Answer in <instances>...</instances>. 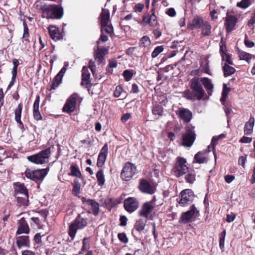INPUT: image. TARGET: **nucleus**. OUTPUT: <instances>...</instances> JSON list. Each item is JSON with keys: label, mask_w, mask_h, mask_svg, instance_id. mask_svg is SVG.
<instances>
[{"label": "nucleus", "mask_w": 255, "mask_h": 255, "mask_svg": "<svg viewBox=\"0 0 255 255\" xmlns=\"http://www.w3.org/2000/svg\"><path fill=\"white\" fill-rule=\"evenodd\" d=\"M192 91L187 90L183 93V97L191 101L200 100L205 96V92L200 81V78H193L191 81Z\"/></svg>", "instance_id": "nucleus-1"}, {"label": "nucleus", "mask_w": 255, "mask_h": 255, "mask_svg": "<svg viewBox=\"0 0 255 255\" xmlns=\"http://www.w3.org/2000/svg\"><path fill=\"white\" fill-rule=\"evenodd\" d=\"M42 17L47 19H60L63 16V8L57 4L44 5L41 6Z\"/></svg>", "instance_id": "nucleus-2"}, {"label": "nucleus", "mask_w": 255, "mask_h": 255, "mask_svg": "<svg viewBox=\"0 0 255 255\" xmlns=\"http://www.w3.org/2000/svg\"><path fill=\"white\" fill-rule=\"evenodd\" d=\"M83 100L78 94L73 93L69 96L65 103V112L71 114L76 110Z\"/></svg>", "instance_id": "nucleus-3"}, {"label": "nucleus", "mask_w": 255, "mask_h": 255, "mask_svg": "<svg viewBox=\"0 0 255 255\" xmlns=\"http://www.w3.org/2000/svg\"><path fill=\"white\" fill-rule=\"evenodd\" d=\"M50 153V147H48L37 154L28 156L27 158L32 163L42 164L48 161Z\"/></svg>", "instance_id": "nucleus-4"}, {"label": "nucleus", "mask_w": 255, "mask_h": 255, "mask_svg": "<svg viewBox=\"0 0 255 255\" xmlns=\"http://www.w3.org/2000/svg\"><path fill=\"white\" fill-rule=\"evenodd\" d=\"M101 31L109 34L113 33V27L110 21V12L107 9H103L100 15Z\"/></svg>", "instance_id": "nucleus-5"}, {"label": "nucleus", "mask_w": 255, "mask_h": 255, "mask_svg": "<svg viewBox=\"0 0 255 255\" xmlns=\"http://www.w3.org/2000/svg\"><path fill=\"white\" fill-rule=\"evenodd\" d=\"M87 225V220L79 215L75 220L74 222L71 224L69 227V235L70 236L71 240H73L75 237L78 229H82L85 228Z\"/></svg>", "instance_id": "nucleus-6"}, {"label": "nucleus", "mask_w": 255, "mask_h": 255, "mask_svg": "<svg viewBox=\"0 0 255 255\" xmlns=\"http://www.w3.org/2000/svg\"><path fill=\"white\" fill-rule=\"evenodd\" d=\"M48 168L45 169H38L35 170H31L29 169H27L25 171V176L30 179H31L35 182L42 180L47 175Z\"/></svg>", "instance_id": "nucleus-7"}, {"label": "nucleus", "mask_w": 255, "mask_h": 255, "mask_svg": "<svg viewBox=\"0 0 255 255\" xmlns=\"http://www.w3.org/2000/svg\"><path fill=\"white\" fill-rule=\"evenodd\" d=\"M194 127H187L186 132L182 135V144L186 147H190L194 143L196 134L194 131Z\"/></svg>", "instance_id": "nucleus-8"}, {"label": "nucleus", "mask_w": 255, "mask_h": 255, "mask_svg": "<svg viewBox=\"0 0 255 255\" xmlns=\"http://www.w3.org/2000/svg\"><path fill=\"white\" fill-rule=\"evenodd\" d=\"M186 163V160L185 159L181 157H177L176 162L173 168V172L175 176L179 177L186 173L188 168Z\"/></svg>", "instance_id": "nucleus-9"}, {"label": "nucleus", "mask_w": 255, "mask_h": 255, "mask_svg": "<svg viewBox=\"0 0 255 255\" xmlns=\"http://www.w3.org/2000/svg\"><path fill=\"white\" fill-rule=\"evenodd\" d=\"M136 171V168L134 164L127 162L122 170L121 178L124 180L129 181L132 178Z\"/></svg>", "instance_id": "nucleus-10"}, {"label": "nucleus", "mask_w": 255, "mask_h": 255, "mask_svg": "<svg viewBox=\"0 0 255 255\" xmlns=\"http://www.w3.org/2000/svg\"><path fill=\"white\" fill-rule=\"evenodd\" d=\"M194 198V193L191 189H185L180 193L178 203L181 206L184 207L192 202Z\"/></svg>", "instance_id": "nucleus-11"}, {"label": "nucleus", "mask_w": 255, "mask_h": 255, "mask_svg": "<svg viewBox=\"0 0 255 255\" xmlns=\"http://www.w3.org/2000/svg\"><path fill=\"white\" fill-rule=\"evenodd\" d=\"M155 206L153 201L144 203L139 211V215L147 218Z\"/></svg>", "instance_id": "nucleus-12"}, {"label": "nucleus", "mask_w": 255, "mask_h": 255, "mask_svg": "<svg viewBox=\"0 0 255 255\" xmlns=\"http://www.w3.org/2000/svg\"><path fill=\"white\" fill-rule=\"evenodd\" d=\"M198 211L197 210L194 205H192L190 207L189 211L182 214L180 218L179 222L184 224L187 223L194 215L198 213Z\"/></svg>", "instance_id": "nucleus-13"}, {"label": "nucleus", "mask_w": 255, "mask_h": 255, "mask_svg": "<svg viewBox=\"0 0 255 255\" xmlns=\"http://www.w3.org/2000/svg\"><path fill=\"white\" fill-rule=\"evenodd\" d=\"M138 206V202L134 198L129 197L125 200L124 202V207L129 213L133 212L136 210Z\"/></svg>", "instance_id": "nucleus-14"}, {"label": "nucleus", "mask_w": 255, "mask_h": 255, "mask_svg": "<svg viewBox=\"0 0 255 255\" xmlns=\"http://www.w3.org/2000/svg\"><path fill=\"white\" fill-rule=\"evenodd\" d=\"M176 114L178 115L182 120L186 123L190 122L192 118V113L188 109L179 108L176 112Z\"/></svg>", "instance_id": "nucleus-15"}, {"label": "nucleus", "mask_w": 255, "mask_h": 255, "mask_svg": "<svg viewBox=\"0 0 255 255\" xmlns=\"http://www.w3.org/2000/svg\"><path fill=\"white\" fill-rule=\"evenodd\" d=\"M108 151V145L107 144H105L101 149L99 154L97 163V166L100 167L104 164L107 158Z\"/></svg>", "instance_id": "nucleus-16"}, {"label": "nucleus", "mask_w": 255, "mask_h": 255, "mask_svg": "<svg viewBox=\"0 0 255 255\" xmlns=\"http://www.w3.org/2000/svg\"><path fill=\"white\" fill-rule=\"evenodd\" d=\"M48 31L50 37L54 40L57 41L62 39L63 34L60 31V30L57 27L51 25L48 28Z\"/></svg>", "instance_id": "nucleus-17"}, {"label": "nucleus", "mask_w": 255, "mask_h": 255, "mask_svg": "<svg viewBox=\"0 0 255 255\" xmlns=\"http://www.w3.org/2000/svg\"><path fill=\"white\" fill-rule=\"evenodd\" d=\"M237 18L234 15H227L226 18L225 26L226 31L229 33L233 31L237 23Z\"/></svg>", "instance_id": "nucleus-18"}, {"label": "nucleus", "mask_w": 255, "mask_h": 255, "mask_svg": "<svg viewBox=\"0 0 255 255\" xmlns=\"http://www.w3.org/2000/svg\"><path fill=\"white\" fill-rule=\"evenodd\" d=\"M64 76V67L61 68L59 72L55 76L52 81L50 90H55L62 83V78Z\"/></svg>", "instance_id": "nucleus-19"}, {"label": "nucleus", "mask_w": 255, "mask_h": 255, "mask_svg": "<svg viewBox=\"0 0 255 255\" xmlns=\"http://www.w3.org/2000/svg\"><path fill=\"white\" fill-rule=\"evenodd\" d=\"M29 232V227L24 218H21L18 222V226L16 231V234L20 235L23 233L28 234Z\"/></svg>", "instance_id": "nucleus-20"}, {"label": "nucleus", "mask_w": 255, "mask_h": 255, "mask_svg": "<svg viewBox=\"0 0 255 255\" xmlns=\"http://www.w3.org/2000/svg\"><path fill=\"white\" fill-rule=\"evenodd\" d=\"M140 190L144 193L152 194L154 192V188L146 180L142 179L140 182Z\"/></svg>", "instance_id": "nucleus-21"}, {"label": "nucleus", "mask_w": 255, "mask_h": 255, "mask_svg": "<svg viewBox=\"0 0 255 255\" xmlns=\"http://www.w3.org/2000/svg\"><path fill=\"white\" fill-rule=\"evenodd\" d=\"M205 22L204 19L202 17L195 16L192 20V23L188 25V28L193 30L194 28H200Z\"/></svg>", "instance_id": "nucleus-22"}, {"label": "nucleus", "mask_w": 255, "mask_h": 255, "mask_svg": "<svg viewBox=\"0 0 255 255\" xmlns=\"http://www.w3.org/2000/svg\"><path fill=\"white\" fill-rule=\"evenodd\" d=\"M16 243L19 248L22 247L29 248L30 247V242L28 236H20L16 238Z\"/></svg>", "instance_id": "nucleus-23"}, {"label": "nucleus", "mask_w": 255, "mask_h": 255, "mask_svg": "<svg viewBox=\"0 0 255 255\" xmlns=\"http://www.w3.org/2000/svg\"><path fill=\"white\" fill-rule=\"evenodd\" d=\"M23 108V105L22 103H19L18 105L17 108L15 109L14 111L15 115V121L20 125V129L24 131L25 130V128H24L23 124L22 122L21 121V115L22 112V110Z\"/></svg>", "instance_id": "nucleus-24"}, {"label": "nucleus", "mask_w": 255, "mask_h": 255, "mask_svg": "<svg viewBox=\"0 0 255 255\" xmlns=\"http://www.w3.org/2000/svg\"><path fill=\"white\" fill-rule=\"evenodd\" d=\"M200 83L202 82L209 96L212 95L214 85L211 80L208 78L204 77L200 79Z\"/></svg>", "instance_id": "nucleus-25"}, {"label": "nucleus", "mask_w": 255, "mask_h": 255, "mask_svg": "<svg viewBox=\"0 0 255 255\" xmlns=\"http://www.w3.org/2000/svg\"><path fill=\"white\" fill-rule=\"evenodd\" d=\"M40 96L37 95L33 104V116L37 121L42 120V116L39 111Z\"/></svg>", "instance_id": "nucleus-26"}, {"label": "nucleus", "mask_w": 255, "mask_h": 255, "mask_svg": "<svg viewBox=\"0 0 255 255\" xmlns=\"http://www.w3.org/2000/svg\"><path fill=\"white\" fill-rule=\"evenodd\" d=\"M255 118L251 117L249 120L245 124L244 128V133L246 135L251 134L253 131V128L255 125Z\"/></svg>", "instance_id": "nucleus-27"}, {"label": "nucleus", "mask_w": 255, "mask_h": 255, "mask_svg": "<svg viewBox=\"0 0 255 255\" xmlns=\"http://www.w3.org/2000/svg\"><path fill=\"white\" fill-rule=\"evenodd\" d=\"M142 22L146 24H149L151 26H155L157 24L156 17L154 13L143 16Z\"/></svg>", "instance_id": "nucleus-28"}, {"label": "nucleus", "mask_w": 255, "mask_h": 255, "mask_svg": "<svg viewBox=\"0 0 255 255\" xmlns=\"http://www.w3.org/2000/svg\"><path fill=\"white\" fill-rule=\"evenodd\" d=\"M107 52V49L103 47H98L97 50L95 52V59L97 60L99 63L102 62L104 56Z\"/></svg>", "instance_id": "nucleus-29"}, {"label": "nucleus", "mask_w": 255, "mask_h": 255, "mask_svg": "<svg viewBox=\"0 0 255 255\" xmlns=\"http://www.w3.org/2000/svg\"><path fill=\"white\" fill-rule=\"evenodd\" d=\"M15 185L16 188L15 190V196H18L19 194L21 195H28V190L23 184L19 182L16 183Z\"/></svg>", "instance_id": "nucleus-30"}, {"label": "nucleus", "mask_w": 255, "mask_h": 255, "mask_svg": "<svg viewBox=\"0 0 255 255\" xmlns=\"http://www.w3.org/2000/svg\"><path fill=\"white\" fill-rule=\"evenodd\" d=\"M207 157L203 152H199L194 156V163H204L207 162Z\"/></svg>", "instance_id": "nucleus-31"}, {"label": "nucleus", "mask_w": 255, "mask_h": 255, "mask_svg": "<svg viewBox=\"0 0 255 255\" xmlns=\"http://www.w3.org/2000/svg\"><path fill=\"white\" fill-rule=\"evenodd\" d=\"M70 173H69V175L83 179L82 174L79 170L78 165L76 164H72L70 167Z\"/></svg>", "instance_id": "nucleus-32"}, {"label": "nucleus", "mask_w": 255, "mask_h": 255, "mask_svg": "<svg viewBox=\"0 0 255 255\" xmlns=\"http://www.w3.org/2000/svg\"><path fill=\"white\" fill-rule=\"evenodd\" d=\"M222 64H223V69L225 77L229 76L235 72V69L231 66L230 64L227 63H222Z\"/></svg>", "instance_id": "nucleus-33"}, {"label": "nucleus", "mask_w": 255, "mask_h": 255, "mask_svg": "<svg viewBox=\"0 0 255 255\" xmlns=\"http://www.w3.org/2000/svg\"><path fill=\"white\" fill-rule=\"evenodd\" d=\"M90 73L88 71V68L87 67H83L82 69V84H87L89 82L90 78Z\"/></svg>", "instance_id": "nucleus-34"}, {"label": "nucleus", "mask_w": 255, "mask_h": 255, "mask_svg": "<svg viewBox=\"0 0 255 255\" xmlns=\"http://www.w3.org/2000/svg\"><path fill=\"white\" fill-rule=\"evenodd\" d=\"M87 204L90 205L92 208L93 213L96 216L99 213V204L92 199H89L87 201Z\"/></svg>", "instance_id": "nucleus-35"}, {"label": "nucleus", "mask_w": 255, "mask_h": 255, "mask_svg": "<svg viewBox=\"0 0 255 255\" xmlns=\"http://www.w3.org/2000/svg\"><path fill=\"white\" fill-rule=\"evenodd\" d=\"M202 26V34L203 36L210 35L211 34V26L209 23L208 21H205L204 22Z\"/></svg>", "instance_id": "nucleus-36"}, {"label": "nucleus", "mask_w": 255, "mask_h": 255, "mask_svg": "<svg viewBox=\"0 0 255 255\" xmlns=\"http://www.w3.org/2000/svg\"><path fill=\"white\" fill-rule=\"evenodd\" d=\"M17 202L19 206H27L28 203V195L17 196Z\"/></svg>", "instance_id": "nucleus-37"}, {"label": "nucleus", "mask_w": 255, "mask_h": 255, "mask_svg": "<svg viewBox=\"0 0 255 255\" xmlns=\"http://www.w3.org/2000/svg\"><path fill=\"white\" fill-rule=\"evenodd\" d=\"M151 41L148 36H143L140 40L139 46L140 48H145L150 45Z\"/></svg>", "instance_id": "nucleus-38"}, {"label": "nucleus", "mask_w": 255, "mask_h": 255, "mask_svg": "<svg viewBox=\"0 0 255 255\" xmlns=\"http://www.w3.org/2000/svg\"><path fill=\"white\" fill-rule=\"evenodd\" d=\"M96 177L98 185L99 186H103L105 183V179L104 172L102 170H100L97 172L96 174Z\"/></svg>", "instance_id": "nucleus-39"}, {"label": "nucleus", "mask_w": 255, "mask_h": 255, "mask_svg": "<svg viewBox=\"0 0 255 255\" xmlns=\"http://www.w3.org/2000/svg\"><path fill=\"white\" fill-rule=\"evenodd\" d=\"M23 34L22 38L23 39V42L25 41L28 43L29 42V40L28 39V37L29 36V32H28V28L26 22L24 21L23 22Z\"/></svg>", "instance_id": "nucleus-40"}, {"label": "nucleus", "mask_w": 255, "mask_h": 255, "mask_svg": "<svg viewBox=\"0 0 255 255\" xmlns=\"http://www.w3.org/2000/svg\"><path fill=\"white\" fill-rule=\"evenodd\" d=\"M239 55L240 59L245 60L248 62H249L252 58V55L250 54L243 51H240Z\"/></svg>", "instance_id": "nucleus-41"}, {"label": "nucleus", "mask_w": 255, "mask_h": 255, "mask_svg": "<svg viewBox=\"0 0 255 255\" xmlns=\"http://www.w3.org/2000/svg\"><path fill=\"white\" fill-rule=\"evenodd\" d=\"M251 4V0H242L240 2L237 3V6L242 9H246Z\"/></svg>", "instance_id": "nucleus-42"}, {"label": "nucleus", "mask_w": 255, "mask_h": 255, "mask_svg": "<svg viewBox=\"0 0 255 255\" xmlns=\"http://www.w3.org/2000/svg\"><path fill=\"white\" fill-rule=\"evenodd\" d=\"M164 50V48L162 46H158L156 47L153 51L151 53V56L152 58L156 57L161 52Z\"/></svg>", "instance_id": "nucleus-43"}, {"label": "nucleus", "mask_w": 255, "mask_h": 255, "mask_svg": "<svg viewBox=\"0 0 255 255\" xmlns=\"http://www.w3.org/2000/svg\"><path fill=\"white\" fill-rule=\"evenodd\" d=\"M146 222V221H144L141 219L138 220L137 222L136 225L135 226L136 230L139 232L141 231H142L144 228Z\"/></svg>", "instance_id": "nucleus-44"}, {"label": "nucleus", "mask_w": 255, "mask_h": 255, "mask_svg": "<svg viewBox=\"0 0 255 255\" xmlns=\"http://www.w3.org/2000/svg\"><path fill=\"white\" fill-rule=\"evenodd\" d=\"M186 181L189 183H193L195 180V174L194 172L189 173L185 176Z\"/></svg>", "instance_id": "nucleus-45"}, {"label": "nucleus", "mask_w": 255, "mask_h": 255, "mask_svg": "<svg viewBox=\"0 0 255 255\" xmlns=\"http://www.w3.org/2000/svg\"><path fill=\"white\" fill-rule=\"evenodd\" d=\"M226 231H223L221 234L220 237V242H219V246L221 249H223L224 248V242L226 237Z\"/></svg>", "instance_id": "nucleus-46"}, {"label": "nucleus", "mask_w": 255, "mask_h": 255, "mask_svg": "<svg viewBox=\"0 0 255 255\" xmlns=\"http://www.w3.org/2000/svg\"><path fill=\"white\" fill-rule=\"evenodd\" d=\"M90 248V239L85 238L83 240L82 251H86Z\"/></svg>", "instance_id": "nucleus-47"}, {"label": "nucleus", "mask_w": 255, "mask_h": 255, "mask_svg": "<svg viewBox=\"0 0 255 255\" xmlns=\"http://www.w3.org/2000/svg\"><path fill=\"white\" fill-rule=\"evenodd\" d=\"M38 214L41 216V220L42 222H45L47 215L48 214V211H47L46 209L44 210H41L38 212Z\"/></svg>", "instance_id": "nucleus-48"}, {"label": "nucleus", "mask_w": 255, "mask_h": 255, "mask_svg": "<svg viewBox=\"0 0 255 255\" xmlns=\"http://www.w3.org/2000/svg\"><path fill=\"white\" fill-rule=\"evenodd\" d=\"M222 60L225 61L224 63H227L228 64L233 65V62L231 60V56L227 53L222 54Z\"/></svg>", "instance_id": "nucleus-49"}, {"label": "nucleus", "mask_w": 255, "mask_h": 255, "mask_svg": "<svg viewBox=\"0 0 255 255\" xmlns=\"http://www.w3.org/2000/svg\"><path fill=\"white\" fill-rule=\"evenodd\" d=\"M220 139V136H216L213 137V138L212 139L211 143L210 145L208 146V152L210 151V150L209 149V148H210L211 146H212L213 147V149H215V145L217 144L218 141Z\"/></svg>", "instance_id": "nucleus-50"}, {"label": "nucleus", "mask_w": 255, "mask_h": 255, "mask_svg": "<svg viewBox=\"0 0 255 255\" xmlns=\"http://www.w3.org/2000/svg\"><path fill=\"white\" fill-rule=\"evenodd\" d=\"M123 75L126 81H129L132 77V73L128 70H126L123 73Z\"/></svg>", "instance_id": "nucleus-51"}, {"label": "nucleus", "mask_w": 255, "mask_h": 255, "mask_svg": "<svg viewBox=\"0 0 255 255\" xmlns=\"http://www.w3.org/2000/svg\"><path fill=\"white\" fill-rule=\"evenodd\" d=\"M81 185L76 180L74 181V188L73 192L75 194H78L80 192Z\"/></svg>", "instance_id": "nucleus-52"}, {"label": "nucleus", "mask_w": 255, "mask_h": 255, "mask_svg": "<svg viewBox=\"0 0 255 255\" xmlns=\"http://www.w3.org/2000/svg\"><path fill=\"white\" fill-rule=\"evenodd\" d=\"M118 238L121 242L124 243H127L128 242V239L124 233H119L118 234Z\"/></svg>", "instance_id": "nucleus-53"}, {"label": "nucleus", "mask_w": 255, "mask_h": 255, "mask_svg": "<svg viewBox=\"0 0 255 255\" xmlns=\"http://www.w3.org/2000/svg\"><path fill=\"white\" fill-rule=\"evenodd\" d=\"M123 92V90L122 87L120 86H118L116 88V90L114 92L115 97H120L122 95Z\"/></svg>", "instance_id": "nucleus-54"}, {"label": "nucleus", "mask_w": 255, "mask_h": 255, "mask_svg": "<svg viewBox=\"0 0 255 255\" xmlns=\"http://www.w3.org/2000/svg\"><path fill=\"white\" fill-rule=\"evenodd\" d=\"M247 160V155L241 156L239 157L238 162L240 165H241L243 167H245V163Z\"/></svg>", "instance_id": "nucleus-55"}, {"label": "nucleus", "mask_w": 255, "mask_h": 255, "mask_svg": "<svg viewBox=\"0 0 255 255\" xmlns=\"http://www.w3.org/2000/svg\"><path fill=\"white\" fill-rule=\"evenodd\" d=\"M31 220L37 226L38 228H42L40 224V222L42 221L41 220H40L39 217H32L31 218Z\"/></svg>", "instance_id": "nucleus-56"}, {"label": "nucleus", "mask_w": 255, "mask_h": 255, "mask_svg": "<svg viewBox=\"0 0 255 255\" xmlns=\"http://www.w3.org/2000/svg\"><path fill=\"white\" fill-rule=\"evenodd\" d=\"M144 7V4L142 3H137L134 6L133 9L135 12H141Z\"/></svg>", "instance_id": "nucleus-57"}, {"label": "nucleus", "mask_w": 255, "mask_h": 255, "mask_svg": "<svg viewBox=\"0 0 255 255\" xmlns=\"http://www.w3.org/2000/svg\"><path fill=\"white\" fill-rule=\"evenodd\" d=\"M235 177L232 175H226L225 176V180L227 183H231L234 179Z\"/></svg>", "instance_id": "nucleus-58"}, {"label": "nucleus", "mask_w": 255, "mask_h": 255, "mask_svg": "<svg viewBox=\"0 0 255 255\" xmlns=\"http://www.w3.org/2000/svg\"><path fill=\"white\" fill-rule=\"evenodd\" d=\"M252 140V138L247 136H243L240 139V142L243 143H250Z\"/></svg>", "instance_id": "nucleus-59"}, {"label": "nucleus", "mask_w": 255, "mask_h": 255, "mask_svg": "<svg viewBox=\"0 0 255 255\" xmlns=\"http://www.w3.org/2000/svg\"><path fill=\"white\" fill-rule=\"evenodd\" d=\"M236 217V215L235 214L232 213L231 214H227L226 221L228 223H231L233 222Z\"/></svg>", "instance_id": "nucleus-60"}, {"label": "nucleus", "mask_w": 255, "mask_h": 255, "mask_svg": "<svg viewBox=\"0 0 255 255\" xmlns=\"http://www.w3.org/2000/svg\"><path fill=\"white\" fill-rule=\"evenodd\" d=\"M223 39H221V43L222 44L221 45H220V53H221V54L222 55V54H225L226 53V45L225 43H223Z\"/></svg>", "instance_id": "nucleus-61"}, {"label": "nucleus", "mask_w": 255, "mask_h": 255, "mask_svg": "<svg viewBox=\"0 0 255 255\" xmlns=\"http://www.w3.org/2000/svg\"><path fill=\"white\" fill-rule=\"evenodd\" d=\"M166 13L169 16L173 17L176 15V11L173 8H170L166 11Z\"/></svg>", "instance_id": "nucleus-62"}, {"label": "nucleus", "mask_w": 255, "mask_h": 255, "mask_svg": "<svg viewBox=\"0 0 255 255\" xmlns=\"http://www.w3.org/2000/svg\"><path fill=\"white\" fill-rule=\"evenodd\" d=\"M255 23V12H254L251 18L250 19L248 22V25L249 26H252Z\"/></svg>", "instance_id": "nucleus-63"}, {"label": "nucleus", "mask_w": 255, "mask_h": 255, "mask_svg": "<svg viewBox=\"0 0 255 255\" xmlns=\"http://www.w3.org/2000/svg\"><path fill=\"white\" fill-rule=\"evenodd\" d=\"M117 66V61L116 59H111L109 60V66L110 68H115Z\"/></svg>", "instance_id": "nucleus-64"}]
</instances>
